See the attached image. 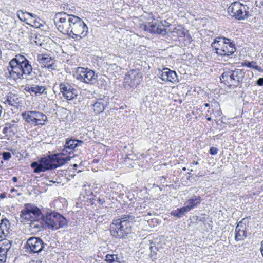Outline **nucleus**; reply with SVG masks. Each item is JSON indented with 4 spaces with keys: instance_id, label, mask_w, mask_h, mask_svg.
I'll use <instances>...</instances> for the list:
<instances>
[{
    "instance_id": "2f4dec72",
    "label": "nucleus",
    "mask_w": 263,
    "mask_h": 263,
    "mask_svg": "<svg viewBox=\"0 0 263 263\" xmlns=\"http://www.w3.org/2000/svg\"><path fill=\"white\" fill-rule=\"evenodd\" d=\"M246 66L248 67L253 68L255 69L258 70L259 67L257 65V63L254 62H249L246 63Z\"/></svg>"
},
{
    "instance_id": "393cba45",
    "label": "nucleus",
    "mask_w": 263,
    "mask_h": 263,
    "mask_svg": "<svg viewBox=\"0 0 263 263\" xmlns=\"http://www.w3.org/2000/svg\"><path fill=\"white\" fill-rule=\"evenodd\" d=\"M231 70H228L224 72L220 77V80L223 81H226L228 85L230 86V79L231 78Z\"/></svg>"
},
{
    "instance_id": "1a4fd4ad",
    "label": "nucleus",
    "mask_w": 263,
    "mask_h": 263,
    "mask_svg": "<svg viewBox=\"0 0 263 263\" xmlns=\"http://www.w3.org/2000/svg\"><path fill=\"white\" fill-rule=\"evenodd\" d=\"M74 77L78 80L89 84L96 83L98 77L94 71L87 70L81 67L77 68Z\"/></svg>"
},
{
    "instance_id": "c756f323",
    "label": "nucleus",
    "mask_w": 263,
    "mask_h": 263,
    "mask_svg": "<svg viewBox=\"0 0 263 263\" xmlns=\"http://www.w3.org/2000/svg\"><path fill=\"white\" fill-rule=\"evenodd\" d=\"M10 223L6 218L3 219L1 220L0 223L1 230H8L10 228Z\"/></svg>"
},
{
    "instance_id": "603ef678",
    "label": "nucleus",
    "mask_w": 263,
    "mask_h": 263,
    "mask_svg": "<svg viewBox=\"0 0 263 263\" xmlns=\"http://www.w3.org/2000/svg\"><path fill=\"white\" fill-rule=\"evenodd\" d=\"M13 191H14V189L11 190V192H13Z\"/></svg>"
},
{
    "instance_id": "dca6fc26",
    "label": "nucleus",
    "mask_w": 263,
    "mask_h": 263,
    "mask_svg": "<svg viewBox=\"0 0 263 263\" xmlns=\"http://www.w3.org/2000/svg\"><path fill=\"white\" fill-rule=\"evenodd\" d=\"M37 61L42 67H47L48 69H53L54 60L48 55L39 54L37 57Z\"/></svg>"
},
{
    "instance_id": "f3484780",
    "label": "nucleus",
    "mask_w": 263,
    "mask_h": 263,
    "mask_svg": "<svg viewBox=\"0 0 263 263\" xmlns=\"http://www.w3.org/2000/svg\"><path fill=\"white\" fill-rule=\"evenodd\" d=\"M62 154H53L52 155V157L53 162V167L56 168L64 164L66 162L69 161L71 159L70 157H63Z\"/></svg>"
},
{
    "instance_id": "8fccbe9b",
    "label": "nucleus",
    "mask_w": 263,
    "mask_h": 263,
    "mask_svg": "<svg viewBox=\"0 0 263 263\" xmlns=\"http://www.w3.org/2000/svg\"><path fill=\"white\" fill-rule=\"evenodd\" d=\"M73 166L74 168H76L78 166L77 164H74Z\"/></svg>"
},
{
    "instance_id": "c9c22d12",
    "label": "nucleus",
    "mask_w": 263,
    "mask_h": 263,
    "mask_svg": "<svg viewBox=\"0 0 263 263\" xmlns=\"http://www.w3.org/2000/svg\"><path fill=\"white\" fill-rule=\"evenodd\" d=\"M2 155L3 159L5 160H9L11 157V153L8 152H3Z\"/></svg>"
},
{
    "instance_id": "b1692460",
    "label": "nucleus",
    "mask_w": 263,
    "mask_h": 263,
    "mask_svg": "<svg viewBox=\"0 0 263 263\" xmlns=\"http://www.w3.org/2000/svg\"><path fill=\"white\" fill-rule=\"evenodd\" d=\"M93 108L95 112L100 113L103 112L105 108L102 101L99 100L93 105Z\"/></svg>"
},
{
    "instance_id": "49530a36",
    "label": "nucleus",
    "mask_w": 263,
    "mask_h": 263,
    "mask_svg": "<svg viewBox=\"0 0 263 263\" xmlns=\"http://www.w3.org/2000/svg\"><path fill=\"white\" fill-rule=\"evenodd\" d=\"M152 215V213H151V212H148L147 213V214L145 215V217L148 219V218H147V216H151Z\"/></svg>"
},
{
    "instance_id": "20e7f679",
    "label": "nucleus",
    "mask_w": 263,
    "mask_h": 263,
    "mask_svg": "<svg viewBox=\"0 0 263 263\" xmlns=\"http://www.w3.org/2000/svg\"><path fill=\"white\" fill-rule=\"evenodd\" d=\"M74 17V15L68 14L64 12L56 13L54 22L58 30L69 36Z\"/></svg>"
},
{
    "instance_id": "4c0bfd02",
    "label": "nucleus",
    "mask_w": 263,
    "mask_h": 263,
    "mask_svg": "<svg viewBox=\"0 0 263 263\" xmlns=\"http://www.w3.org/2000/svg\"><path fill=\"white\" fill-rule=\"evenodd\" d=\"M110 234L112 237L118 238V233L123 232V231H110Z\"/></svg>"
},
{
    "instance_id": "864d4df0",
    "label": "nucleus",
    "mask_w": 263,
    "mask_h": 263,
    "mask_svg": "<svg viewBox=\"0 0 263 263\" xmlns=\"http://www.w3.org/2000/svg\"><path fill=\"white\" fill-rule=\"evenodd\" d=\"M50 182L54 183V181H50Z\"/></svg>"
},
{
    "instance_id": "a211bd4d",
    "label": "nucleus",
    "mask_w": 263,
    "mask_h": 263,
    "mask_svg": "<svg viewBox=\"0 0 263 263\" xmlns=\"http://www.w3.org/2000/svg\"><path fill=\"white\" fill-rule=\"evenodd\" d=\"M83 143V142L81 140L67 138L65 142L64 148L73 151L76 147L81 145Z\"/></svg>"
},
{
    "instance_id": "aec40b11",
    "label": "nucleus",
    "mask_w": 263,
    "mask_h": 263,
    "mask_svg": "<svg viewBox=\"0 0 263 263\" xmlns=\"http://www.w3.org/2000/svg\"><path fill=\"white\" fill-rule=\"evenodd\" d=\"M11 246L10 241H7L6 245L0 247V263H5L6 262L7 253L10 249Z\"/></svg>"
},
{
    "instance_id": "9b49d317",
    "label": "nucleus",
    "mask_w": 263,
    "mask_h": 263,
    "mask_svg": "<svg viewBox=\"0 0 263 263\" xmlns=\"http://www.w3.org/2000/svg\"><path fill=\"white\" fill-rule=\"evenodd\" d=\"M44 248V243L43 241L35 237L29 238L26 244V249L30 253H39Z\"/></svg>"
},
{
    "instance_id": "72a5a7b5",
    "label": "nucleus",
    "mask_w": 263,
    "mask_h": 263,
    "mask_svg": "<svg viewBox=\"0 0 263 263\" xmlns=\"http://www.w3.org/2000/svg\"><path fill=\"white\" fill-rule=\"evenodd\" d=\"M28 25H30L32 27L39 28H40L41 26H42L39 22H38L36 20H33L32 21H31L30 23H27Z\"/></svg>"
},
{
    "instance_id": "a19ab883",
    "label": "nucleus",
    "mask_w": 263,
    "mask_h": 263,
    "mask_svg": "<svg viewBox=\"0 0 263 263\" xmlns=\"http://www.w3.org/2000/svg\"><path fill=\"white\" fill-rule=\"evenodd\" d=\"M257 84L259 86L263 85V78H259L256 82Z\"/></svg>"
},
{
    "instance_id": "a18cd8bd",
    "label": "nucleus",
    "mask_w": 263,
    "mask_h": 263,
    "mask_svg": "<svg viewBox=\"0 0 263 263\" xmlns=\"http://www.w3.org/2000/svg\"><path fill=\"white\" fill-rule=\"evenodd\" d=\"M12 180L13 182H16L17 181V178L16 177H13L12 178Z\"/></svg>"
},
{
    "instance_id": "a878e982",
    "label": "nucleus",
    "mask_w": 263,
    "mask_h": 263,
    "mask_svg": "<svg viewBox=\"0 0 263 263\" xmlns=\"http://www.w3.org/2000/svg\"><path fill=\"white\" fill-rule=\"evenodd\" d=\"M157 32L156 34L165 35L166 33L164 25L162 22L157 21Z\"/></svg>"
},
{
    "instance_id": "37998d69",
    "label": "nucleus",
    "mask_w": 263,
    "mask_h": 263,
    "mask_svg": "<svg viewBox=\"0 0 263 263\" xmlns=\"http://www.w3.org/2000/svg\"><path fill=\"white\" fill-rule=\"evenodd\" d=\"M260 251H261V255L263 256V241L261 242V247H260Z\"/></svg>"
},
{
    "instance_id": "f03ea898",
    "label": "nucleus",
    "mask_w": 263,
    "mask_h": 263,
    "mask_svg": "<svg viewBox=\"0 0 263 263\" xmlns=\"http://www.w3.org/2000/svg\"><path fill=\"white\" fill-rule=\"evenodd\" d=\"M10 67L8 68V77L16 81L28 79L32 71V67L30 62L23 55L17 54L9 62Z\"/></svg>"
},
{
    "instance_id": "7ed1b4c3",
    "label": "nucleus",
    "mask_w": 263,
    "mask_h": 263,
    "mask_svg": "<svg viewBox=\"0 0 263 263\" xmlns=\"http://www.w3.org/2000/svg\"><path fill=\"white\" fill-rule=\"evenodd\" d=\"M211 47L215 49V52L222 58H228L236 51L233 43L227 38L217 37L214 39Z\"/></svg>"
},
{
    "instance_id": "6ab92c4d",
    "label": "nucleus",
    "mask_w": 263,
    "mask_h": 263,
    "mask_svg": "<svg viewBox=\"0 0 263 263\" xmlns=\"http://www.w3.org/2000/svg\"><path fill=\"white\" fill-rule=\"evenodd\" d=\"M193 209V205H187L183 206L181 208H178L176 210L172 211L171 214L174 217H176L178 218H180L184 216L186 213Z\"/></svg>"
},
{
    "instance_id": "58836bf2",
    "label": "nucleus",
    "mask_w": 263,
    "mask_h": 263,
    "mask_svg": "<svg viewBox=\"0 0 263 263\" xmlns=\"http://www.w3.org/2000/svg\"><path fill=\"white\" fill-rule=\"evenodd\" d=\"M128 234V233H127L126 234L125 231H123V232H121V233H119L118 238H124Z\"/></svg>"
},
{
    "instance_id": "ea45409f",
    "label": "nucleus",
    "mask_w": 263,
    "mask_h": 263,
    "mask_svg": "<svg viewBox=\"0 0 263 263\" xmlns=\"http://www.w3.org/2000/svg\"><path fill=\"white\" fill-rule=\"evenodd\" d=\"M7 232V234H8V231H6ZM7 234H5L4 231H0V238L2 239H4L5 238Z\"/></svg>"
},
{
    "instance_id": "5701e85b",
    "label": "nucleus",
    "mask_w": 263,
    "mask_h": 263,
    "mask_svg": "<svg viewBox=\"0 0 263 263\" xmlns=\"http://www.w3.org/2000/svg\"><path fill=\"white\" fill-rule=\"evenodd\" d=\"M28 90L30 92H34L35 95L37 93L42 94L46 90V88L45 86L35 85L28 87Z\"/></svg>"
},
{
    "instance_id": "2eb2a0df",
    "label": "nucleus",
    "mask_w": 263,
    "mask_h": 263,
    "mask_svg": "<svg viewBox=\"0 0 263 263\" xmlns=\"http://www.w3.org/2000/svg\"><path fill=\"white\" fill-rule=\"evenodd\" d=\"M244 75L245 73L242 70L235 69V70H231L230 86H238L242 81Z\"/></svg>"
},
{
    "instance_id": "ddd939ff",
    "label": "nucleus",
    "mask_w": 263,
    "mask_h": 263,
    "mask_svg": "<svg viewBox=\"0 0 263 263\" xmlns=\"http://www.w3.org/2000/svg\"><path fill=\"white\" fill-rule=\"evenodd\" d=\"M125 80L127 82L129 81V85L132 87L136 86L142 81V75L139 72L132 70L126 76Z\"/></svg>"
},
{
    "instance_id": "9d476101",
    "label": "nucleus",
    "mask_w": 263,
    "mask_h": 263,
    "mask_svg": "<svg viewBox=\"0 0 263 263\" xmlns=\"http://www.w3.org/2000/svg\"><path fill=\"white\" fill-rule=\"evenodd\" d=\"M52 155L41 158L38 161L31 163V166L35 173L45 172L48 170L54 169Z\"/></svg>"
},
{
    "instance_id": "6e6d98bb",
    "label": "nucleus",
    "mask_w": 263,
    "mask_h": 263,
    "mask_svg": "<svg viewBox=\"0 0 263 263\" xmlns=\"http://www.w3.org/2000/svg\"><path fill=\"white\" fill-rule=\"evenodd\" d=\"M183 170H185V167H184V168H183Z\"/></svg>"
},
{
    "instance_id": "412c9836",
    "label": "nucleus",
    "mask_w": 263,
    "mask_h": 263,
    "mask_svg": "<svg viewBox=\"0 0 263 263\" xmlns=\"http://www.w3.org/2000/svg\"><path fill=\"white\" fill-rule=\"evenodd\" d=\"M4 103L12 106H16L19 104V99L17 95L9 93L7 95Z\"/></svg>"
},
{
    "instance_id": "3c124183",
    "label": "nucleus",
    "mask_w": 263,
    "mask_h": 263,
    "mask_svg": "<svg viewBox=\"0 0 263 263\" xmlns=\"http://www.w3.org/2000/svg\"><path fill=\"white\" fill-rule=\"evenodd\" d=\"M0 197H1V198H4V195L3 194H1Z\"/></svg>"
},
{
    "instance_id": "e433bc0d",
    "label": "nucleus",
    "mask_w": 263,
    "mask_h": 263,
    "mask_svg": "<svg viewBox=\"0 0 263 263\" xmlns=\"http://www.w3.org/2000/svg\"><path fill=\"white\" fill-rule=\"evenodd\" d=\"M218 152V149L216 147H211L210 149L209 153L210 154L214 155L217 153Z\"/></svg>"
},
{
    "instance_id": "c03bdc74",
    "label": "nucleus",
    "mask_w": 263,
    "mask_h": 263,
    "mask_svg": "<svg viewBox=\"0 0 263 263\" xmlns=\"http://www.w3.org/2000/svg\"><path fill=\"white\" fill-rule=\"evenodd\" d=\"M149 249H150V250H151V252L152 256H153L152 253H153L155 254H156V253L155 252V251H153V247L151 246Z\"/></svg>"
},
{
    "instance_id": "cd10ccee",
    "label": "nucleus",
    "mask_w": 263,
    "mask_h": 263,
    "mask_svg": "<svg viewBox=\"0 0 263 263\" xmlns=\"http://www.w3.org/2000/svg\"><path fill=\"white\" fill-rule=\"evenodd\" d=\"M157 21L155 22L154 23H149L147 25L145 26L146 30L148 31L151 33L156 34L157 32Z\"/></svg>"
},
{
    "instance_id": "bb28decb",
    "label": "nucleus",
    "mask_w": 263,
    "mask_h": 263,
    "mask_svg": "<svg viewBox=\"0 0 263 263\" xmlns=\"http://www.w3.org/2000/svg\"><path fill=\"white\" fill-rule=\"evenodd\" d=\"M105 260L107 263H120L117 255L115 254H107L105 256Z\"/></svg>"
},
{
    "instance_id": "473e14b6",
    "label": "nucleus",
    "mask_w": 263,
    "mask_h": 263,
    "mask_svg": "<svg viewBox=\"0 0 263 263\" xmlns=\"http://www.w3.org/2000/svg\"><path fill=\"white\" fill-rule=\"evenodd\" d=\"M26 12H23V11L20 10L18 11L17 13V15L19 19L23 22H26V18L25 16V14Z\"/></svg>"
},
{
    "instance_id": "f8f14e48",
    "label": "nucleus",
    "mask_w": 263,
    "mask_h": 263,
    "mask_svg": "<svg viewBox=\"0 0 263 263\" xmlns=\"http://www.w3.org/2000/svg\"><path fill=\"white\" fill-rule=\"evenodd\" d=\"M60 90L63 97L68 100H72L78 96V91L67 83L60 84Z\"/></svg>"
},
{
    "instance_id": "4be33fe9",
    "label": "nucleus",
    "mask_w": 263,
    "mask_h": 263,
    "mask_svg": "<svg viewBox=\"0 0 263 263\" xmlns=\"http://www.w3.org/2000/svg\"><path fill=\"white\" fill-rule=\"evenodd\" d=\"M248 227L249 219L248 218H245L239 222L235 230H246Z\"/></svg>"
},
{
    "instance_id": "39448f33",
    "label": "nucleus",
    "mask_w": 263,
    "mask_h": 263,
    "mask_svg": "<svg viewBox=\"0 0 263 263\" xmlns=\"http://www.w3.org/2000/svg\"><path fill=\"white\" fill-rule=\"evenodd\" d=\"M88 33L86 24L79 17L74 15L69 37L76 41H80Z\"/></svg>"
},
{
    "instance_id": "6e6552de",
    "label": "nucleus",
    "mask_w": 263,
    "mask_h": 263,
    "mask_svg": "<svg viewBox=\"0 0 263 263\" xmlns=\"http://www.w3.org/2000/svg\"><path fill=\"white\" fill-rule=\"evenodd\" d=\"M23 119L32 125H43L47 120V117L43 113L29 111L22 114Z\"/></svg>"
},
{
    "instance_id": "5fc2aeb1",
    "label": "nucleus",
    "mask_w": 263,
    "mask_h": 263,
    "mask_svg": "<svg viewBox=\"0 0 263 263\" xmlns=\"http://www.w3.org/2000/svg\"><path fill=\"white\" fill-rule=\"evenodd\" d=\"M50 182L54 183V181H50Z\"/></svg>"
},
{
    "instance_id": "7c9ffc66",
    "label": "nucleus",
    "mask_w": 263,
    "mask_h": 263,
    "mask_svg": "<svg viewBox=\"0 0 263 263\" xmlns=\"http://www.w3.org/2000/svg\"><path fill=\"white\" fill-rule=\"evenodd\" d=\"M246 237V231H235V239L236 241L242 240Z\"/></svg>"
},
{
    "instance_id": "f257e3e1",
    "label": "nucleus",
    "mask_w": 263,
    "mask_h": 263,
    "mask_svg": "<svg viewBox=\"0 0 263 263\" xmlns=\"http://www.w3.org/2000/svg\"><path fill=\"white\" fill-rule=\"evenodd\" d=\"M21 217L29 222L27 223L30 226L29 230L40 228L57 230L64 228L67 223L66 218L60 214L52 212L44 216L39 208L29 204H25L21 212Z\"/></svg>"
},
{
    "instance_id": "423d86ee",
    "label": "nucleus",
    "mask_w": 263,
    "mask_h": 263,
    "mask_svg": "<svg viewBox=\"0 0 263 263\" xmlns=\"http://www.w3.org/2000/svg\"><path fill=\"white\" fill-rule=\"evenodd\" d=\"M249 7L236 1L232 3L228 8L230 15L238 20H244L251 15Z\"/></svg>"
},
{
    "instance_id": "de8ad7c7",
    "label": "nucleus",
    "mask_w": 263,
    "mask_h": 263,
    "mask_svg": "<svg viewBox=\"0 0 263 263\" xmlns=\"http://www.w3.org/2000/svg\"><path fill=\"white\" fill-rule=\"evenodd\" d=\"M204 106H205V107H209V104H208V103H205V104H204Z\"/></svg>"
},
{
    "instance_id": "f704fd0d",
    "label": "nucleus",
    "mask_w": 263,
    "mask_h": 263,
    "mask_svg": "<svg viewBox=\"0 0 263 263\" xmlns=\"http://www.w3.org/2000/svg\"><path fill=\"white\" fill-rule=\"evenodd\" d=\"M11 125L10 123H7L4 127L3 130V132L5 134H7L10 131Z\"/></svg>"
},
{
    "instance_id": "09e8293b",
    "label": "nucleus",
    "mask_w": 263,
    "mask_h": 263,
    "mask_svg": "<svg viewBox=\"0 0 263 263\" xmlns=\"http://www.w3.org/2000/svg\"><path fill=\"white\" fill-rule=\"evenodd\" d=\"M206 119L208 121H211L212 119H211V118L210 117H206Z\"/></svg>"
},
{
    "instance_id": "0eeeda50",
    "label": "nucleus",
    "mask_w": 263,
    "mask_h": 263,
    "mask_svg": "<svg viewBox=\"0 0 263 263\" xmlns=\"http://www.w3.org/2000/svg\"><path fill=\"white\" fill-rule=\"evenodd\" d=\"M135 216L132 215H122L121 218L114 219L110 225L112 230H128L132 228L135 222Z\"/></svg>"
},
{
    "instance_id": "4468645a",
    "label": "nucleus",
    "mask_w": 263,
    "mask_h": 263,
    "mask_svg": "<svg viewBox=\"0 0 263 263\" xmlns=\"http://www.w3.org/2000/svg\"><path fill=\"white\" fill-rule=\"evenodd\" d=\"M160 78L162 81L175 83L177 80V76L175 71L167 68H163L159 73Z\"/></svg>"
},
{
    "instance_id": "79ce46f5",
    "label": "nucleus",
    "mask_w": 263,
    "mask_h": 263,
    "mask_svg": "<svg viewBox=\"0 0 263 263\" xmlns=\"http://www.w3.org/2000/svg\"><path fill=\"white\" fill-rule=\"evenodd\" d=\"M26 14L30 15L32 18H35V16H36L35 14H34L33 13L27 12H26Z\"/></svg>"
},
{
    "instance_id": "c85d7f7f",
    "label": "nucleus",
    "mask_w": 263,
    "mask_h": 263,
    "mask_svg": "<svg viewBox=\"0 0 263 263\" xmlns=\"http://www.w3.org/2000/svg\"><path fill=\"white\" fill-rule=\"evenodd\" d=\"M200 201V197L193 195L189 200V204L188 205H193V208L196 206L198 204H199Z\"/></svg>"
}]
</instances>
